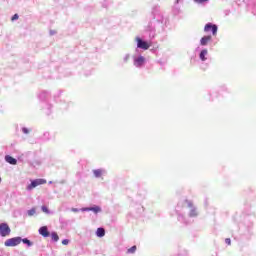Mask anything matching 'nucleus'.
Instances as JSON below:
<instances>
[{
    "mask_svg": "<svg viewBox=\"0 0 256 256\" xmlns=\"http://www.w3.org/2000/svg\"><path fill=\"white\" fill-rule=\"evenodd\" d=\"M90 211H93L94 213H99L101 211V208L99 206L91 207Z\"/></svg>",
    "mask_w": 256,
    "mask_h": 256,
    "instance_id": "16",
    "label": "nucleus"
},
{
    "mask_svg": "<svg viewBox=\"0 0 256 256\" xmlns=\"http://www.w3.org/2000/svg\"><path fill=\"white\" fill-rule=\"evenodd\" d=\"M0 235L1 237H9L11 235V228L7 223L0 224Z\"/></svg>",
    "mask_w": 256,
    "mask_h": 256,
    "instance_id": "4",
    "label": "nucleus"
},
{
    "mask_svg": "<svg viewBox=\"0 0 256 256\" xmlns=\"http://www.w3.org/2000/svg\"><path fill=\"white\" fill-rule=\"evenodd\" d=\"M176 3H179V0H176Z\"/></svg>",
    "mask_w": 256,
    "mask_h": 256,
    "instance_id": "27",
    "label": "nucleus"
},
{
    "mask_svg": "<svg viewBox=\"0 0 256 256\" xmlns=\"http://www.w3.org/2000/svg\"><path fill=\"white\" fill-rule=\"evenodd\" d=\"M17 19H19V15L18 14H14L11 18V21H17Z\"/></svg>",
    "mask_w": 256,
    "mask_h": 256,
    "instance_id": "21",
    "label": "nucleus"
},
{
    "mask_svg": "<svg viewBox=\"0 0 256 256\" xmlns=\"http://www.w3.org/2000/svg\"><path fill=\"white\" fill-rule=\"evenodd\" d=\"M39 233L42 235V237H49V230L47 229V226H42L39 229Z\"/></svg>",
    "mask_w": 256,
    "mask_h": 256,
    "instance_id": "7",
    "label": "nucleus"
},
{
    "mask_svg": "<svg viewBox=\"0 0 256 256\" xmlns=\"http://www.w3.org/2000/svg\"><path fill=\"white\" fill-rule=\"evenodd\" d=\"M225 243H226V245H231V239L230 238H226L225 239Z\"/></svg>",
    "mask_w": 256,
    "mask_h": 256,
    "instance_id": "22",
    "label": "nucleus"
},
{
    "mask_svg": "<svg viewBox=\"0 0 256 256\" xmlns=\"http://www.w3.org/2000/svg\"><path fill=\"white\" fill-rule=\"evenodd\" d=\"M22 132L25 134V135H29V133L31 132V130L29 128H22Z\"/></svg>",
    "mask_w": 256,
    "mask_h": 256,
    "instance_id": "20",
    "label": "nucleus"
},
{
    "mask_svg": "<svg viewBox=\"0 0 256 256\" xmlns=\"http://www.w3.org/2000/svg\"><path fill=\"white\" fill-rule=\"evenodd\" d=\"M95 177H101V175H103V170L101 169H97L93 171Z\"/></svg>",
    "mask_w": 256,
    "mask_h": 256,
    "instance_id": "14",
    "label": "nucleus"
},
{
    "mask_svg": "<svg viewBox=\"0 0 256 256\" xmlns=\"http://www.w3.org/2000/svg\"><path fill=\"white\" fill-rule=\"evenodd\" d=\"M82 211H91V208H84Z\"/></svg>",
    "mask_w": 256,
    "mask_h": 256,
    "instance_id": "26",
    "label": "nucleus"
},
{
    "mask_svg": "<svg viewBox=\"0 0 256 256\" xmlns=\"http://www.w3.org/2000/svg\"><path fill=\"white\" fill-rule=\"evenodd\" d=\"M197 215H199V213L197 212L196 208H192L190 211V216L191 217H197Z\"/></svg>",
    "mask_w": 256,
    "mask_h": 256,
    "instance_id": "15",
    "label": "nucleus"
},
{
    "mask_svg": "<svg viewBox=\"0 0 256 256\" xmlns=\"http://www.w3.org/2000/svg\"><path fill=\"white\" fill-rule=\"evenodd\" d=\"M136 43L138 49H143L144 51H147V49H149V47L152 45L151 42L143 41V39L140 37H136Z\"/></svg>",
    "mask_w": 256,
    "mask_h": 256,
    "instance_id": "3",
    "label": "nucleus"
},
{
    "mask_svg": "<svg viewBox=\"0 0 256 256\" xmlns=\"http://www.w3.org/2000/svg\"><path fill=\"white\" fill-rule=\"evenodd\" d=\"M209 41H211V36H204L200 40V45L205 46Z\"/></svg>",
    "mask_w": 256,
    "mask_h": 256,
    "instance_id": "9",
    "label": "nucleus"
},
{
    "mask_svg": "<svg viewBox=\"0 0 256 256\" xmlns=\"http://www.w3.org/2000/svg\"><path fill=\"white\" fill-rule=\"evenodd\" d=\"M205 55H207V49H204L200 52L201 61H207V58L205 57Z\"/></svg>",
    "mask_w": 256,
    "mask_h": 256,
    "instance_id": "11",
    "label": "nucleus"
},
{
    "mask_svg": "<svg viewBox=\"0 0 256 256\" xmlns=\"http://www.w3.org/2000/svg\"><path fill=\"white\" fill-rule=\"evenodd\" d=\"M135 251H137V246H132L128 249L127 253H135Z\"/></svg>",
    "mask_w": 256,
    "mask_h": 256,
    "instance_id": "18",
    "label": "nucleus"
},
{
    "mask_svg": "<svg viewBox=\"0 0 256 256\" xmlns=\"http://www.w3.org/2000/svg\"><path fill=\"white\" fill-rule=\"evenodd\" d=\"M47 183V180L45 179H35L33 180L30 185L26 187L27 191H33L35 187H39V185H45Z\"/></svg>",
    "mask_w": 256,
    "mask_h": 256,
    "instance_id": "1",
    "label": "nucleus"
},
{
    "mask_svg": "<svg viewBox=\"0 0 256 256\" xmlns=\"http://www.w3.org/2000/svg\"><path fill=\"white\" fill-rule=\"evenodd\" d=\"M6 163H9L10 165H15L17 163V159L13 158L10 155L5 156Z\"/></svg>",
    "mask_w": 256,
    "mask_h": 256,
    "instance_id": "8",
    "label": "nucleus"
},
{
    "mask_svg": "<svg viewBox=\"0 0 256 256\" xmlns=\"http://www.w3.org/2000/svg\"><path fill=\"white\" fill-rule=\"evenodd\" d=\"M5 247H17V245H21V237H14L7 239L4 242Z\"/></svg>",
    "mask_w": 256,
    "mask_h": 256,
    "instance_id": "2",
    "label": "nucleus"
},
{
    "mask_svg": "<svg viewBox=\"0 0 256 256\" xmlns=\"http://www.w3.org/2000/svg\"><path fill=\"white\" fill-rule=\"evenodd\" d=\"M51 239L55 242L59 241V235L57 234V232L51 233Z\"/></svg>",
    "mask_w": 256,
    "mask_h": 256,
    "instance_id": "13",
    "label": "nucleus"
},
{
    "mask_svg": "<svg viewBox=\"0 0 256 256\" xmlns=\"http://www.w3.org/2000/svg\"><path fill=\"white\" fill-rule=\"evenodd\" d=\"M204 31L206 33H209V31H212V35H217V25L212 24V23H208L205 25L204 27Z\"/></svg>",
    "mask_w": 256,
    "mask_h": 256,
    "instance_id": "5",
    "label": "nucleus"
},
{
    "mask_svg": "<svg viewBox=\"0 0 256 256\" xmlns=\"http://www.w3.org/2000/svg\"><path fill=\"white\" fill-rule=\"evenodd\" d=\"M21 242L24 243L25 245H28V247H31V245H33V242L27 238H24V239L21 238Z\"/></svg>",
    "mask_w": 256,
    "mask_h": 256,
    "instance_id": "12",
    "label": "nucleus"
},
{
    "mask_svg": "<svg viewBox=\"0 0 256 256\" xmlns=\"http://www.w3.org/2000/svg\"><path fill=\"white\" fill-rule=\"evenodd\" d=\"M72 211H73V213H79V209H77V208H72Z\"/></svg>",
    "mask_w": 256,
    "mask_h": 256,
    "instance_id": "25",
    "label": "nucleus"
},
{
    "mask_svg": "<svg viewBox=\"0 0 256 256\" xmlns=\"http://www.w3.org/2000/svg\"><path fill=\"white\" fill-rule=\"evenodd\" d=\"M35 213H36L35 208H32V209H30V210L28 211L29 217H33V215H35Z\"/></svg>",
    "mask_w": 256,
    "mask_h": 256,
    "instance_id": "17",
    "label": "nucleus"
},
{
    "mask_svg": "<svg viewBox=\"0 0 256 256\" xmlns=\"http://www.w3.org/2000/svg\"><path fill=\"white\" fill-rule=\"evenodd\" d=\"M194 1H195V3H205V2H207L209 0H194Z\"/></svg>",
    "mask_w": 256,
    "mask_h": 256,
    "instance_id": "24",
    "label": "nucleus"
},
{
    "mask_svg": "<svg viewBox=\"0 0 256 256\" xmlns=\"http://www.w3.org/2000/svg\"><path fill=\"white\" fill-rule=\"evenodd\" d=\"M0 183H1V177H0Z\"/></svg>",
    "mask_w": 256,
    "mask_h": 256,
    "instance_id": "28",
    "label": "nucleus"
},
{
    "mask_svg": "<svg viewBox=\"0 0 256 256\" xmlns=\"http://www.w3.org/2000/svg\"><path fill=\"white\" fill-rule=\"evenodd\" d=\"M62 245H69V240L67 239L62 240Z\"/></svg>",
    "mask_w": 256,
    "mask_h": 256,
    "instance_id": "23",
    "label": "nucleus"
},
{
    "mask_svg": "<svg viewBox=\"0 0 256 256\" xmlns=\"http://www.w3.org/2000/svg\"><path fill=\"white\" fill-rule=\"evenodd\" d=\"M97 237H105V229L104 228H98L96 231Z\"/></svg>",
    "mask_w": 256,
    "mask_h": 256,
    "instance_id": "10",
    "label": "nucleus"
},
{
    "mask_svg": "<svg viewBox=\"0 0 256 256\" xmlns=\"http://www.w3.org/2000/svg\"><path fill=\"white\" fill-rule=\"evenodd\" d=\"M143 63H145V58L143 56L136 58L134 61V65L136 67H141L143 65Z\"/></svg>",
    "mask_w": 256,
    "mask_h": 256,
    "instance_id": "6",
    "label": "nucleus"
},
{
    "mask_svg": "<svg viewBox=\"0 0 256 256\" xmlns=\"http://www.w3.org/2000/svg\"><path fill=\"white\" fill-rule=\"evenodd\" d=\"M41 210L43 211V213H46L47 215H49V208H47V206H42Z\"/></svg>",
    "mask_w": 256,
    "mask_h": 256,
    "instance_id": "19",
    "label": "nucleus"
}]
</instances>
